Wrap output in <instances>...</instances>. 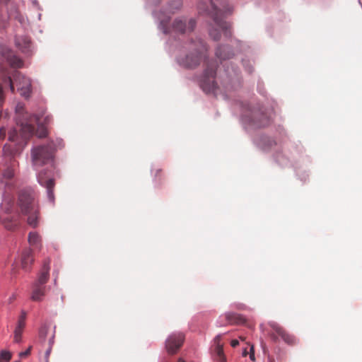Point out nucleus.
<instances>
[{"label": "nucleus", "mask_w": 362, "mask_h": 362, "mask_svg": "<svg viewBox=\"0 0 362 362\" xmlns=\"http://www.w3.org/2000/svg\"><path fill=\"white\" fill-rule=\"evenodd\" d=\"M16 124L19 129H11L8 132V140L16 141L21 136L26 140L33 136L35 134L39 138L45 137L47 134L46 128L39 124L40 117L36 115H30L25 110L22 103H18L16 107Z\"/></svg>", "instance_id": "nucleus-2"}, {"label": "nucleus", "mask_w": 362, "mask_h": 362, "mask_svg": "<svg viewBox=\"0 0 362 362\" xmlns=\"http://www.w3.org/2000/svg\"><path fill=\"white\" fill-rule=\"evenodd\" d=\"M11 54L10 50L4 45H0V54L6 57L7 58V56Z\"/></svg>", "instance_id": "nucleus-28"}, {"label": "nucleus", "mask_w": 362, "mask_h": 362, "mask_svg": "<svg viewBox=\"0 0 362 362\" xmlns=\"http://www.w3.org/2000/svg\"><path fill=\"white\" fill-rule=\"evenodd\" d=\"M189 49L194 50V52L180 57L177 61L180 65L185 68L194 69L200 64L202 54L206 50V47L203 40L198 39L190 43Z\"/></svg>", "instance_id": "nucleus-5"}, {"label": "nucleus", "mask_w": 362, "mask_h": 362, "mask_svg": "<svg viewBox=\"0 0 362 362\" xmlns=\"http://www.w3.org/2000/svg\"><path fill=\"white\" fill-rule=\"evenodd\" d=\"M147 1L151 6H157L160 3V0H147Z\"/></svg>", "instance_id": "nucleus-32"}, {"label": "nucleus", "mask_w": 362, "mask_h": 362, "mask_svg": "<svg viewBox=\"0 0 362 362\" xmlns=\"http://www.w3.org/2000/svg\"><path fill=\"white\" fill-rule=\"evenodd\" d=\"M31 349H32V346H29L26 351L20 353V354H19L20 357L25 358L28 356H29L30 354Z\"/></svg>", "instance_id": "nucleus-29"}, {"label": "nucleus", "mask_w": 362, "mask_h": 362, "mask_svg": "<svg viewBox=\"0 0 362 362\" xmlns=\"http://www.w3.org/2000/svg\"><path fill=\"white\" fill-rule=\"evenodd\" d=\"M217 63L213 59L205 62V69L201 79V87L207 93H216L218 86L216 81Z\"/></svg>", "instance_id": "nucleus-6"}, {"label": "nucleus", "mask_w": 362, "mask_h": 362, "mask_svg": "<svg viewBox=\"0 0 362 362\" xmlns=\"http://www.w3.org/2000/svg\"><path fill=\"white\" fill-rule=\"evenodd\" d=\"M33 252L30 249L26 248L23 250L21 256V264L25 271L29 270L33 262Z\"/></svg>", "instance_id": "nucleus-14"}, {"label": "nucleus", "mask_w": 362, "mask_h": 362, "mask_svg": "<svg viewBox=\"0 0 362 362\" xmlns=\"http://www.w3.org/2000/svg\"><path fill=\"white\" fill-rule=\"evenodd\" d=\"M185 341L183 333H173L165 341V349L169 354H175L182 347Z\"/></svg>", "instance_id": "nucleus-11"}, {"label": "nucleus", "mask_w": 362, "mask_h": 362, "mask_svg": "<svg viewBox=\"0 0 362 362\" xmlns=\"http://www.w3.org/2000/svg\"><path fill=\"white\" fill-rule=\"evenodd\" d=\"M55 327H54V329L52 330V333L51 334L49 340H48V346L45 351V362L49 361V357L52 352V346L54 343V337H55Z\"/></svg>", "instance_id": "nucleus-21"}, {"label": "nucleus", "mask_w": 362, "mask_h": 362, "mask_svg": "<svg viewBox=\"0 0 362 362\" xmlns=\"http://www.w3.org/2000/svg\"><path fill=\"white\" fill-rule=\"evenodd\" d=\"M161 173H162V170L160 169L156 170L155 176L156 177L160 176Z\"/></svg>", "instance_id": "nucleus-36"}, {"label": "nucleus", "mask_w": 362, "mask_h": 362, "mask_svg": "<svg viewBox=\"0 0 362 362\" xmlns=\"http://www.w3.org/2000/svg\"><path fill=\"white\" fill-rule=\"evenodd\" d=\"M160 21L159 28L165 34L187 33L194 30L196 26V21L193 18L187 20L185 18H176L172 24L170 23V18L162 16L161 13H154Z\"/></svg>", "instance_id": "nucleus-4"}, {"label": "nucleus", "mask_w": 362, "mask_h": 362, "mask_svg": "<svg viewBox=\"0 0 362 362\" xmlns=\"http://www.w3.org/2000/svg\"><path fill=\"white\" fill-rule=\"evenodd\" d=\"M226 319L230 325L241 324L244 322L243 318L240 315L233 313L226 314Z\"/></svg>", "instance_id": "nucleus-19"}, {"label": "nucleus", "mask_w": 362, "mask_h": 362, "mask_svg": "<svg viewBox=\"0 0 362 362\" xmlns=\"http://www.w3.org/2000/svg\"><path fill=\"white\" fill-rule=\"evenodd\" d=\"M49 262H45L42 271L38 276L37 280L33 284L36 285L45 286V284L49 279Z\"/></svg>", "instance_id": "nucleus-16"}, {"label": "nucleus", "mask_w": 362, "mask_h": 362, "mask_svg": "<svg viewBox=\"0 0 362 362\" xmlns=\"http://www.w3.org/2000/svg\"><path fill=\"white\" fill-rule=\"evenodd\" d=\"M250 358L252 361H255V351H254V346L252 345L250 346Z\"/></svg>", "instance_id": "nucleus-30"}, {"label": "nucleus", "mask_w": 362, "mask_h": 362, "mask_svg": "<svg viewBox=\"0 0 362 362\" xmlns=\"http://www.w3.org/2000/svg\"><path fill=\"white\" fill-rule=\"evenodd\" d=\"M177 362H186V361H184L183 359H182V358H179V359H178V361H177Z\"/></svg>", "instance_id": "nucleus-38"}, {"label": "nucleus", "mask_w": 362, "mask_h": 362, "mask_svg": "<svg viewBox=\"0 0 362 362\" xmlns=\"http://www.w3.org/2000/svg\"><path fill=\"white\" fill-rule=\"evenodd\" d=\"M7 61L11 66L16 68H21L23 64V61L12 53L7 56Z\"/></svg>", "instance_id": "nucleus-20"}, {"label": "nucleus", "mask_w": 362, "mask_h": 362, "mask_svg": "<svg viewBox=\"0 0 362 362\" xmlns=\"http://www.w3.org/2000/svg\"><path fill=\"white\" fill-rule=\"evenodd\" d=\"M6 130L5 128H0V137L1 138H4L6 136Z\"/></svg>", "instance_id": "nucleus-33"}, {"label": "nucleus", "mask_w": 362, "mask_h": 362, "mask_svg": "<svg viewBox=\"0 0 362 362\" xmlns=\"http://www.w3.org/2000/svg\"><path fill=\"white\" fill-rule=\"evenodd\" d=\"M40 237L36 232H30L28 235V242L32 246L37 247L40 244Z\"/></svg>", "instance_id": "nucleus-23"}, {"label": "nucleus", "mask_w": 362, "mask_h": 362, "mask_svg": "<svg viewBox=\"0 0 362 362\" xmlns=\"http://www.w3.org/2000/svg\"><path fill=\"white\" fill-rule=\"evenodd\" d=\"M54 145L52 141L46 145H40L32 149L31 157L35 167H40L53 160Z\"/></svg>", "instance_id": "nucleus-7"}, {"label": "nucleus", "mask_w": 362, "mask_h": 362, "mask_svg": "<svg viewBox=\"0 0 362 362\" xmlns=\"http://www.w3.org/2000/svg\"><path fill=\"white\" fill-rule=\"evenodd\" d=\"M12 176H13L12 173H9V174L8 175V177H11Z\"/></svg>", "instance_id": "nucleus-39"}, {"label": "nucleus", "mask_w": 362, "mask_h": 362, "mask_svg": "<svg viewBox=\"0 0 362 362\" xmlns=\"http://www.w3.org/2000/svg\"><path fill=\"white\" fill-rule=\"evenodd\" d=\"M52 120V117L49 116V115H47L45 117V119H44V123L45 124H47L50 122V121Z\"/></svg>", "instance_id": "nucleus-34"}, {"label": "nucleus", "mask_w": 362, "mask_h": 362, "mask_svg": "<svg viewBox=\"0 0 362 362\" xmlns=\"http://www.w3.org/2000/svg\"><path fill=\"white\" fill-rule=\"evenodd\" d=\"M198 9L200 13H204L211 17L218 27V30L213 28L209 32L210 36L214 40H220V30L226 37L231 36L230 25L223 21L233 12V7L228 4L227 0H210L209 3L205 0H201Z\"/></svg>", "instance_id": "nucleus-1"}, {"label": "nucleus", "mask_w": 362, "mask_h": 362, "mask_svg": "<svg viewBox=\"0 0 362 362\" xmlns=\"http://www.w3.org/2000/svg\"><path fill=\"white\" fill-rule=\"evenodd\" d=\"M221 339V335H218L214 338V343L216 344V347H218V346H223L222 344H220Z\"/></svg>", "instance_id": "nucleus-31"}, {"label": "nucleus", "mask_w": 362, "mask_h": 362, "mask_svg": "<svg viewBox=\"0 0 362 362\" xmlns=\"http://www.w3.org/2000/svg\"><path fill=\"white\" fill-rule=\"evenodd\" d=\"M271 327H272L273 330L279 336L281 337V339L288 344L293 345L296 344V338L288 334L286 330L284 329L283 327L279 326V325L276 323L271 324Z\"/></svg>", "instance_id": "nucleus-12"}, {"label": "nucleus", "mask_w": 362, "mask_h": 362, "mask_svg": "<svg viewBox=\"0 0 362 362\" xmlns=\"http://www.w3.org/2000/svg\"><path fill=\"white\" fill-rule=\"evenodd\" d=\"M16 45L18 47L25 52L30 45V40L26 36H18L16 37Z\"/></svg>", "instance_id": "nucleus-18"}, {"label": "nucleus", "mask_w": 362, "mask_h": 362, "mask_svg": "<svg viewBox=\"0 0 362 362\" xmlns=\"http://www.w3.org/2000/svg\"><path fill=\"white\" fill-rule=\"evenodd\" d=\"M248 352L247 351V349H245L243 351V356H246L247 355Z\"/></svg>", "instance_id": "nucleus-37"}, {"label": "nucleus", "mask_w": 362, "mask_h": 362, "mask_svg": "<svg viewBox=\"0 0 362 362\" xmlns=\"http://www.w3.org/2000/svg\"><path fill=\"white\" fill-rule=\"evenodd\" d=\"M0 362H2L1 361H0Z\"/></svg>", "instance_id": "nucleus-42"}, {"label": "nucleus", "mask_w": 362, "mask_h": 362, "mask_svg": "<svg viewBox=\"0 0 362 362\" xmlns=\"http://www.w3.org/2000/svg\"><path fill=\"white\" fill-rule=\"evenodd\" d=\"M3 223L8 230H13L18 225V221L16 219L13 220L11 217L6 218Z\"/></svg>", "instance_id": "nucleus-24"}, {"label": "nucleus", "mask_w": 362, "mask_h": 362, "mask_svg": "<svg viewBox=\"0 0 362 362\" xmlns=\"http://www.w3.org/2000/svg\"><path fill=\"white\" fill-rule=\"evenodd\" d=\"M52 333V332L49 334L48 326L43 325L39 330V338L42 342H44L47 337L48 339L49 338Z\"/></svg>", "instance_id": "nucleus-25"}, {"label": "nucleus", "mask_w": 362, "mask_h": 362, "mask_svg": "<svg viewBox=\"0 0 362 362\" xmlns=\"http://www.w3.org/2000/svg\"><path fill=\"white\" fill-rule=\"evenodd\" d=\"M6 81L9 84L10 90L12 93L15 91V86L17 90L20 92L21 95L23 97L28 98L30 96L31 89V82L30 79L18 71H14L13 78L8 77Z\"/></svg>", "instance_id": "nucleus-8"}, {"label": "nucleus", "mask_w": 362, "mask_h": 362, "mask_svg": "<svg viewBox=\"0 0 362 362\" xmlns=\"http://www.w3.org/2000/svg\"><path fill=\"white\" fill-rule=\"evenodd\" d=\"M13 299H14V297H11V298H10V301L11 302V300H12Z\"/></svg>", "instance_id": "nucleus-41"}, {"label": "nucleus", "mask_w": 362, "mask_h": 362, "mask_svg": "<svg viewBox=\"0 0 362 362\" xmlns=\"http://www.w3.org/2000/svg\"><path fill=\"white\" fill-rule=\"evenodd\" d=\"M26 313L22 311L21 315L18 320L17 326L14 330L13 340L16 343H19L21 341L22 334L23 329L25 326Z\"/></svg>", "instance_id": "nucleus-13"}, {"label": "nucleus", "mask_w": 362, "mask_h": 362, "mask_svg": "<svg viewBox=\"0 0 362 362\" xmlns=\"http://www.w3.org/2000/svg\"><path fill=\"white\" fill-rule=\"evenodd\" d=\"M230 344L233 347H236L239 344V341L237 339H233L230 342Z\"/></svg>", "instance_id": "nucleus-35"}, {"label": "nucleus", "mask_w": 362, "mask_h": 362, "mask_svg": "<svg viewBox=\"0 0 362 362\" xmlns=\"http://www.w3.org/2000/svg\"><path fill=\"white\" fill-rule=\"evenodd\" d=\"M37 180L42 186L47 189L48 199L53 202L54 199L53 189L55 183L52 172L47 170L40 171L37 175Z\"/></svg>", "instance_id": "nucleus-10"}, {"label": "nucleus", "mask_w": 362, "mask_h": 362, "mask_svg": "<svg viewBox=\"0 0 362 362\" xmlns=\"http://www.w3.org/2000/svg\"><path fill=\"white\" fill-rule=\"evenodd\" d=\"M11 353L9 351L4 350L0 352V361H1L4 360L6 362H8L11 359Z\"/></svg>", "instance_id": "nucleus-27"}, {"label": "nucleus", "mask_w": 362, "mask_h": 362, "mask_svg": "<svg viewBox=\"0 0 362 362\" xmlns=\"http://www.w3.org/2000/svg\"><path fill=\"white\" fill-rule=\"evenodd\" d=\"M243 120L257 128L264 127L270 124V119L266 114L250 109L243 115Z\"/></svg>", "instance_id": "nucleus-9"}, {"label": "nucleus", "mask_w": 362, "mask_h": 362, "mask_svg": "<svg viewBox=\"0 0 362 362\" xmlns=\"http://www.w3.org/2000/svg\"><path fill=\"white\" fill-rule=\"evenodd\" d=\"M13 299H14V297H11V298H10V301L11 302V300H12Z\"/></svg>", "instance_id": "nucleus-40"}, {"label": "nucleus", "mask_w": 362, "mask_h": 362, "mask_svg": "<svg viewBox=\"0 0 362 362\" xmlns=\"http://www.w3.org/2000/svg\"><path fill=\"white\" fill-rule=\"evenodd\" d=\"M214 359L216 361V362H226V358L223 353V346L215 347Z\"/></svg>", "instance_id": "nucleus-22"}, {"label": "nucleus", "mask_w": 362, "mask_h": 362, "mask_svg": "<svg viewBox=\"0 0 362 362\" xmlns=\"http://www.w3.org/2000/svg\"><path fill=\"white\" fill-rule=\"evenodd\" d=\"M216 56L221 61L229 59L234 56V52L228 46L218 47L216 52Z\"/></svg>", "instance_id": "nucleus-15"}, {"label": "nucleus", "mask_w": 362, "mask_h": 362, "mask_svg": "<svg viewBox=\"0 0 362 362\" xmlns=\"http://www.w3.org/2000/svg\"><path fill=\"white\" fill-rule=\"evenodd\" d=\"M18 204L21 212L28 216V223L35 228L38 223L39 211L34 190L22 189L19 192Z\"/></svg>", "instance_id": "nucleus-3"}, {"label": "nucleus", "mask_w": 362, "mask_h": 362, "mask_svg": "<svg viewBox=\"0 0 362 362\" xmlns=\"http://www.w3.org/2000/svg\"><path fill=\"white\" fill-rule=\"evenodd\" d=\"M46 286L33 284L31 298L34 301H40L45 296Z\"/></svg>", "instance_id": "nucleus-17"}, {"label": "nucleus", "mask_w": 362, "mask_h": 362, "mask_svg": "<svg viewBox=\"0 0 362 362\" xmlns=\"http://www.w3.org/2000/svg\"><path fill=\"white\" fill-rule=\"evenodd\" d=\"M182 0H173L169 5V11L172 13L182 7Z\"/></svg>", "instance_id": "nucleus-26"}]
</instances>
